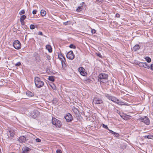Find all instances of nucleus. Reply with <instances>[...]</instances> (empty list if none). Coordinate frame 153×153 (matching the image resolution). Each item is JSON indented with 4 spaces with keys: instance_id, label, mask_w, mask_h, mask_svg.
I'll return each instance as SVG.
<instances>
[{
    "instance_id": "f257e3e1",
    "label": "nucleus",
    "mask_w": 153,
    "mask_h": 153,
    "mask_svg": "<svg viewBox=\"0 0 153 153\" xmlns=\"http://www.w3.org/2000/svg\"><path fill=\"white\" fill-rule=\"evenodd\" d=\"M108 75L105 73H101L98 76V80L100 83H106L108 82Z\"/></svg>"
},
{
    "instance_id": "f03ea898",
    "label": "nucleus",
    "mask_w": 153,
    "mask_h": 153,
    "mask_svg": "<svg viewBox=\"0 0 153 153\" xmlns=\"http://www.w3.org/2000/svg\"><path fill=\"white\" fill-rule=\"evenodd\" d=\"M34 82L36 86L38 88H41L44 85V82L41 80L40 78L37 77H35Z\"/></svg>"
},
{
    "instance_id": "7ed1b4c3",
    "label": "nucleus",
    "mask_w": 153,
    "mask_h": 153,
    "mask_svg": "<svg viewBox=\"0 0 153 153\" xmlns=\"http://www.w3.org/2000/svg\"><path fill=\"white\" fill-rule=\"evenodd\" d=\"M52 123L53 125H55L57 127L59 128L62 125L61 121L55 118H52Z\"/></svg>"
},
{
    "instance_id": "20e7f679",
    "label": "nucleus",
    "mask_w": 153,
    "mask_h": 153,
    "mask_svg": "<svg viewBox=\"0 0 153 153\" xmlns=\"http://www.w3.org/2000/svg\"><path fill=\"white\" fill-rule=\"evenodd\" d=\"M93 102L95 104H99L103 103V101L102 99L98 97H95L93 99Z\"/></svg>"
},
{
    "instance_id": "39448f33",
    "label": "nucleus",
    "mask_w": 153,
    "mask_h": 153,
    "mask_svg": "<svg viewBox=\"0 0 153 153\" xmlns=\"http://www.w3.org/2000/svg\"><path fill=\"white\" fill-rule=\"evenodd\" d=\"M138 120L141 122H143L147 125H149L150 124L149 119L147 117H145L144 118L141 117L139 118Z\"/></svg>"
},
{
    "instance_id": "423d86ee",
    "label": "nucleus",
    "mask_w": 153,
    "mask_h": 153,
    "mask_svg": "<svg viewBox=\"0 0 153 153\" xmlns=\"http://www.w3.org/2000/svg\"><path fill=\"white\" fill-rule=\"evenodd\" d=\"M13 46L16 49H19L21 48V44L20 42L18 40L14 41L13 43Z\"/></svg>"
},
{
    "instance_id": "0eeeda50",
    "label": "nucleus",
    "mask_w": 153,
    "mask_h": 153,
    "mask_svg": "<svg viewBox=\"0 0 153 153\" xmlns=\"http://www.w3.org/2000/svg\"><path fill=\"white\" fill-rule=\"evenodd\" d=\"M75 55L73 52L71 51L68 52L66 55V57L69 59L72 60L74 58Z\"/></svg>"
},
{
    "instance_id": "6e6552de",
    "label": "nucleus",
    "mask_w": 153,
    "mask_h": 153,
    "mask_svg": "<svg viewBox=\"0 0 153 153\" xmlns=\"http://www.w3.org/2000/svg\"><path fill=\"white\" fill-rule=\"evenodd\" d=\"M67 122H71L73 120L72 115L70 113H68L64 117Z\"/></svg>"
},
{
    "instance_id": "1a4fd4ad",
    "label": "nucleus",
    "mask_w": 153,
    "mask_h": 153,
    "mask_svg": "<svg viewBox=\"0 0 153 153\" xmlns=\"http://www.w3.org/2000/svg\"><path fill=\"white\" fill-rule=\"evenodd\" d=\"M78 71L82 76H85L87 75V72H85V70L82 67H80L78 68Z\"/></svg>"
},
{
    "instance_id": "9d476101",
    "label": "nucleus",
    "mask_w": 153,
    "mask_h": 153,
    "mask_svg": "<svg viewBox=\"0 0 153 153\" xmlns=\"http://www.w3.org/2000/svg\"><path fill=\"white\" fill-rule=\"evenodd\" d=\"M80 5L78 6L76 10V11L77 12H80L83 9V7H85V4L84 2H82Z\"/></svg>"
},
{
    "instance_id": "9b49d317",
    "label": "nucleus",
    "mask_w": 153,
    "mask_h": 153,
    "mask_svg": "<svg viewBox=\"0 0 153 153\" xmlns=\"http://www.w3.org/2000/svg\"><path fill=\"white\" fill-rule=\"evenodd\" d=\"M22 150V153H28L31 150V149L25 146L23 148Z\"/></svg>"
},
{
    "instance_id": "f8f14e48",
    "label": "nucleus",
    "mask_w": 153,
    "mask_h": 153,
    "mask_svg": "<svg viewBox=\"0 0 153 153\" xmlns=\"http://www.w3.org/2000/svg\"><path fill=\"white\" fill-rule=\"evenodd\" d=\"M140 67H143L147 69H150V66L146 62H141Z\"/></svg>"
},
{
    "instance_id": "ddd939ff",
    "label": "nucleus",
    "mask_w": 153,
    "mask_h": 153,
    "mask_svg": "<svg viewBox=\"0 0 153 153\" xmlns=\"http://www.w3.org/2000/svg\"><path fill=\"white\" fill-rule=\"evenodd\" d=\"M19 141L21 143H25L26 141V137L23 136H21L19 137Z\"/></svg>"
},
{
    "instance_id": "4468645a",
    "label": "nucleus",
    "mask_w": 153,
    "mask_h": 153,
    "mask_svg": "<svg viewBox=\"0 0 153 153\" xmlns=\"http://www.w3.org/2000/svg\"><path fill=\"white\" fill-rule=\"evenodd\" d=\"M72 110L74 113L76 115H78L79 114V111L77 108L74 107L72 108Z\"/></svg>"
},
{
    "instance_id": "2eb2a0df",
    "label": "nucleus",
    "mask_w": 153,
    "mask_h": 153,
    "mask_svg": "<svg viewBox=\"0 0 153 153\" xmlns=\"http://www.w3.org/2000/svg\"><path fill=\"white\" fill-rule=\"evenodd\" d=\"M111 100L113 102L115 103H117L119 101V100L117 99L116 97L113 96Z\"/></svg>"
},
{
    "instance_id": "dca6fc26",
    "label": "nucleus",
    "mask_w": 153,
    "mask_h": 153,
    "mask_svg": "<svg viewBox=\"0 0 153 153\" xmlns=\"http://www.w3.org/2000/svg\"><path fill=\"white\" fill-rule=\"evenodd\" d=\"M140 46L139 45L137 44L133 48V50L134 51H136L140 49Z\"/></svg>"
},
{
    "instance_id": "f3484780",
    "label": "nucleus",
    "mask_w": 153,
    "mask_h": 153,
    "mask_svg": "<svg viewBox=\"0 0 153 153\" xmlns=\"http://www.w3.org/2000/svg\"><path fill=\"white\" fill-rule=\"evenodd\" d=\"M33 114H34L33 115L32 117L34 118H35L39 115V112L37 111H34L33 113Z\"/></svg>"
},
{
    "instance_id": "a211bd4d",
    "label": "nucleus",
    "mask_w": 153,
    "mask_h": 153,
    "mask_svg": "<svg viewBox=\"0 0 153 153\" xmlns=\"http://www.w3.org/2000/svg\"><path fill=\"white\" fill-rule=\"evenodd\" d=\"M117 104L120 105H128V104L126 102H122V101H118V102L117 103Z\"/></svg>"
},
{
    "instance_id": "6ab92c4d",
    "label": "nucleus",
    "mask_w": 153,
    "mask_h": 153,
    "mask_svg": "<svg viewBox=\"0 0 153 153\" xmlns=\"http://www.w3.org/2000/svg\"><path fill=\"white\" fill-rule=\"evenodd\" d=\"M46 49L48 50L49 52L51 53L52 52V48L51 46L50 45H46Z\"/></svg>"
},
{
    "instance_id": "aec40b11",
    "label": "nucleus",
    "mask_w": 153,
    "mask_h": 153,
    "mask_svg": "<svg viewBox=\"0 0 153 153\" xmlns=\"http://www.w3.org/2000/svg\"><path fill=\"white\" fill-rule=\"evenodd\" d=\"M26 94L29 97H32L34 95L33 93L29 91H27L26 92Z\"/></svg>"
},
{
    "instance_id": "412c9836",
    "label": "nucleus",
    "mask_w": 153,
    "mask_h": 153,
    "mask_svg": "<svg viewBox=\"0 0 153 153\" xmlns=\"http://www.w3.org/2000/svg\"><path fill=\"white\" fill-rule=\"evenodd\" d=\"M61 61L62 65V67H65L66 66V64L65 62H66V60L65 58H64V59H62L61 60Z\"/></svg>"
},
{
    "instance_id": "4be33fe9",
    "label": "nucleus",
    "mask_w": 153,
    "mask_h": 153,
    "mask_svg": "<svg viewBox=\"0 0 153 153\" xmlns=\"http://www.w3.org/2000/svg\"><path fill=\"white\" fill-rule=\"evenodd\" d=\"M105 96L110 100H111V99L112 97H113L112 96H111L108 94H105Z\"/></svg>"
},
{
    "instance_id": "5701e85b",
    "label": "nucleus",
    "mask_w": 153,
    "mask_h": 153,
    "mask_svg": "<svg viewBox=\"0 0 153 153\" xmlns=\"http://www.w3.org/2000/svg\"><path fill=\"white\" fill-rule=\"evenodd\" d=\"M120 115L122 118L123 119L125 120H127V118H126V117L129 116L128 115H127L126 114H120Z\"/></svg>"
},
{
    "instance_id": "b1692460",
    "label": "nucleus",
    "mask_w": 153,
    "mask_h": 153,
    "mask_svg": "<svg viewBox=\"0 0 153 153\" xmlns=\"http://www.w3.org/2000/svg\"><path fill=\"white\" fill-rule=\"evenodd\" d=\"M92 82L91 80L90 79L88 78L84 80V82L85 83H91Z\"/></svg>"
},
{
    "instance_id": "393cba45",
    "label": "nucleus",
    "mask_w": 153,
    "mask_h": 153,
    "mask_svg": "<svg viewBox=\"0 0 153 153\" xmlns=\"http://www.w3.org/2000/svg\"><path fill=\"white\" fill-rule=\"evenodd\" d=\"M58 101V99L55 98L53 100L51 101L52 103L53 104H56L57 102Z\"/></svg>"
},
{
    "instance_id": "a878e982",
    "label": "nucleus",
    "mask_w": 153,
    "mask_h": 153,
    "mask_svg": "<svg viewBox=\"0 0 153 153\" xmlns=\"http://www.w3.org/2000/svg\"><path fill=\"white\" fill-rule=\"evenodd\" d=\"M41 15L42 16H45L46 14V12L44 10H42L40 12Z\"/></svg>"
},
{
    "instance_id": "bb28decb",
    "label": "nucleus",
    "mask_w": 153,
    "mask_h": 153,
    "mask_svg": "<svg viewBox=\"0 0 153 153\" xmlns=\"http://www.w3.org/2000/svg\"><path fill=\"white\" fill-rule=\"evenodd\" d=\"M9 132L10 133V137H13L15 134L14 131L12 130H11L9 131Z\"/></svg>"
},
{
    "instance_id": "cd10ccee",
    "label": "nucleus",
    "mask_w": 153,
    "mask_h": 153,
    "mask_svg": "<svg viewBox=\"0 0 153 153\" xmlns=\"http://www.w3.org/2000/svg\"><path fill=\"white\" fill-rule=\"evenodd\" d=\"M145 59L149 63L151 62V58L149 57H146Z\"/></svg>"
},
{
    "instance_id": "c85d7f7f",
    "label": "nucleus",
    "mask_w": 153,
    "mask_h": 153,
    "mask_svg": "<svg viewBox=\"0 0 153 153\" xmlns=\"http://www.w3.org/2000/svg\"><path fill=\"white\" fill-rule=\"evenodd\" d=\"M48 79L49 80L52 82H53L55 80L54 77L52 76H49Z\"/></svg>"
},
{
    "instance_id": "c756f323",
    "label": "nucleus",
    "mask_w": 153,
    "mask_h": 153,
    "mask_svg": "<svg viewBox=\"0 0 153 153\" xmlns=\"http://www.w3.org/2000/svg\"><path fill=\"white\" fill-rule=\"evenodd\" d=\"M26 18V16L25 15H22L20 17V21H24Z\"/></svg>"
},
{
    "instance_id": "7c9ffc66",
    "label": "nucleus",
    "mask_w": 153,
    "mask_h": 153,
    "mask_svg": "<svg viewBox=\"0 0 153 153\" xmlns=\"http://www.w3.org/2000/svg\"><path fill=\"white\" fill-rule=\"evenodd\" d=\"M58 58L60 60L64 59V58H65L62 55V54H60L58 55Z\"/></svg>"
},
{
    "instance_id": "2f4dec72",
    "label": "nucleus",
    "mask_w": 153,
    "mask_h": 153,
    "mask_svg": "<svg viewBox=\"0 0 153 153\" xmlns=\"http://www.w3.org/2000/svg\"><path fill=\"white\" fill-rule=\"evenodd\" d=\"M50 86L54 90H56V86L53 84H52L50 85Z\"/></svg>"
},
{
    "instance_id": "473e14b6",
    "label": "nucleus",
    "mask_w": 153,
    "mask_h": 153,
    "mask_svg": "<svg viewBox=\"0 0 153 153\" xmlns=\"http://www.w3.org/2000/svg\"><path fill=\"white\" fill-rule=\"evenodd\" d=\"M69 47L73 49H75L76 48V46L73 44H71L69 46Z\"/></svg>"
},
{
    "instance_id": "72a5a7b5",
    "label": "nucleus",
    "mask_w": 153,
    "mask_h": 153,
    "mask_svg": "<svg viewBox=\"0 0 153 153\" xmlns=\"http://www.w3.org/2000/svg\"><path fill=\"white\" fill-rule=\"evenodd\" d=\"M25 13V10H22L19 12V14L20 15L24 14Z\"/></svg>"
},
{
    "instance_id": "f704fd0d",
    "label": "nucleus",
    "mask_w": 153,
    "mask_h": 153,
    "mask_svg": "<svg viewBox=\"0 0 153 153\" xmlns=\"http://www.w3.org/2000/svg\"><path fill=\"white\" fill-rule=\"evenodd\" d=\"M35 28V26L33 25H31L30 26V28L31 29H33Z\"/></svg>"
},
{
    "instance_id": "c9c22d12",
    "label": "nucleus",
    "mask_w": 153,
    "mask_h": 153,
    "mask_svg": "<svg viewBox=\"0 0 153 153\" xmlns=\"http://www.w3.org/2000/svg\"><path fill=\"white\" fill-rule=\"evenodd\" d=\"M102 127L103 128L108 130L109 129L108 128L107 125H105L104 124H102Z\"/></svg>"
},
{
    "instance_id": "e433bc0d",
    "label": "nucleus",
    "mask_w": 153,
    "mask_h": 153,
    "mask_svg": "<svg viewBox=\"0 0 153 153\" xmlns=\"http://www.w3.org/2000/svg\"><path fill=\"white\" fill-rule=\"evenodd\" d=\"M96 55H97V56H99V57L101 58H102V56L101 55L100 53L99 52L97 53H96Z\"/></svg>"
},
{
    "instance_id": "4c0bfd02",
    "label": "nucleus",
    "mask_w": 153,
    "mask_h": 153,
    "mask_svg": "<svg viewBox=\"0 0 153 153\" xmlns=\"http://www.w3.org/2000/svg\"><path fill=\"white\" fill-rule=\"evenodd\" d=\"M91 32L92 33H95L96 32V30L95 29H91Z\"/></svg>"
},
{
    "instance_id": "58836bf2",
    "label": "nucleus",
    "mask_w": 153,
    "mask_h": 153,
    "mask_svg": "<svg viewBox=\"0 0 153 153\" xmlns=\"http://www.w3.org/2000/svg\"><path fill=\"white\" fill-rule=\"evenodd\" d=\"M116 137H118L119 136H120V135L118 133H116V132H115V133H114V134Z\"/></svg>"
},
{
    "instance_id": "ea45409f",
    "label": "nucleus",
    "mask_w": 153,
    "mask_h": 153,
    "mask_svg": "<svg viewBox=\"0 0 153 153\" xmlns=\"http://www.w3.org/2000/svg\"><path fill=\"white\" fill-rule=\"evenodd\" d=\"M21 65V63L20 62H18L16 64H15V65L16 66H20V65Z\"/></svg>"
},
{
    "instance_id": "a19ab883",
    "label": "nucleus",
    "mask_w": 153,
    "mask_h": 153,
    "mask_svg": "<svg viewBox=\"0 0 153 153\" xmlns=\"http://www.w3.org/2000/svg\"><path fill=\"white\" fill-rule=\"evenodd\" d=\"M37 12V11L36 10H33L32 12V13L34 15L36 13V12Z\"/></svg>"
},
{
    "instance_id": "79ce46f5",
    "label": "nucleus",
    "mask_w": 153,
    "mask_h": 153,
    "mask_svg": "<svg viewBox=\"0 0 153 153\" xmlns=\"http://www.w3.org/2000/svg\"><path fill=\"white\" fill-rule=\"evenodd\" d=\"M36 141L37 142H40L41 141V140L39 138H36Z\"/></svg>"
},
{
    "instance_id": "37998d69",
    "label": "nucleus",
    "mask_w": 153,
    "mask_h": 153,
    "mask_svg": "<svg viewBox=\"0 0 153 153\" xmlns=\"http://www.w3.org/2000/svg\"><path fill=\"white\" fill-rule=\"evenodd\" d=\"M108 130L110 131V133H111L112 134H114V133H115V132L109 129Z\"/></svg>"
},
{
    "instance_id": "c03bdc74",
    "label": "nucleus",
    "mask_w": 153,
    "mask_h": 153,
    "mask_svg": "<svg viewBox=\"0 0 153 153\" xmlns=\"http://www.w3.org/2000/svg\"><path fill=\"white\" fill-rule=\"evenodd\" d=\"M20 21L21 22L22 25H24L25 24V23L24 21H22L21 20Z\"/></svg>"
},
{
    "instance_id": "a18cd8bd",
    "label": "nucleus",
    "mask_w": 153,
    "mask_h": 153,
    "mask_svg": "<svg viewBox=\"0 0 153 153\" xmlns=\"http://www.w3.org/2000/svg\"><path fill=\"white\" fill-rule=\"evenodd\" d=\"M145 138H147L148 139H150L151 138V136L150 135H147V136H145Z\"/></svg>"
},
{
    "instance_id": "49530a36",
    "label": "nucleus",
    "mask_w": 153,
    "mask_h": 153,
    "mask_svg": "<svg viewBox=\"0 0 153 153\" xmlns=\"http://www.w3.org/2000/svg\"><path fill=\"white\" fill-rule=\"evenodd\" d=\"M38 35H41V36H43V33H42V32L39 31L38 32Z\"/></svg>"
},
{
    "instance_id": "de8ad7c7",
    "label": "nucleus",
    "mask_w": 153,
    "mask_h": 153,
    "mask_svg": "<svg viewBox=\"0 0 153 153\" xmlns=\"http://www.w3.org/2000/svg\"><path fill=\"white\" fill-rule=\"evenodd\" d=\"M56 153H62V151L59 149L57 150L56 151Z\"/></svg>"
},
{
    "instance_id": "09e8293b",
    "label": "nucleus",
    "mask_w": 153,
    "mask_h": 153,
    "mask_svg": "<svg viewBox=\"0 0 153 153\" xmlns=\"http://www.w3.org/2000/svg\"><path fill=\"white\" fill-rule=\"evenodd\" d=\"M141 62H138L136 63V64L140 67V64H141Z\"/></svg>"
},
{
    "instance_id": "8fccbe9b",
    "label": "nucleus",
    "mask_w": 153,
    "mask_h": 153,
    "mask_svg": "<svg viewBox=\"0 0 153 153\" xmlns=\"http://www.w3.org/2000/svg\"><path fill=\"white\" fill-rule=\"evenodd\" d=\"M150 69L153 71V64L151 65L150 66Z\"/></svg>"
},
{
    "instance_id": "3c124183",
    "label": "nucleus",
    "mask_w": 153,
    "mask_h": 153,
    "mask_svg": "<svg viewBox=\"0 0 153 153\" xmlns=\"http://www.w3.org/2000/svg\"><path fill=\"white\" fill-rule=\"evenodd\" d=\"M68 21H67V22H64V25H68Z\"/></svg>"
},
{
    "instance_id": "603ef678",
    "label": "nucleus",
    "mask_w": 153,
    "mask_h": 153,
    "mask_svg": "<svg viewBox=\"0 0 153 153\" xmlns=\"http://www.w3.org/2000/svg\"><path fill=\"white\" fill-rule=\"evenodd\" d=\"M117 17H120V15L118 14H117Z\"/></svg>"
},
{
    "instance_id": "864d4df0",
    "label": "nucleus",
    "mask_w": 153,
    "mask_h": 153,
    "mask_svg": "<svg viewBox=\"0 0 153 153\" xmlns=\"http://www.w3.org/2000/svg\"><path fill=\"white\" fill-rule=\"evenodd\" d=\"M47 58L48 59H50V57L49 56H48Z\"/></svg>"
},
{
    "instance_id": "5fc2aeb1",
    "label": "nucleus",
    "mask_w": 153,
    "mask_h": 153,
    "mask_svg": "<svg viewBox=\"0 0 153 153\" xmlns=\"http://www.w3.org/2000/svg\"><path fill=\"white\" fill-rule=\"evenodd\" d=\"M126 118H127V119H128V117H126Z\"/></svg>"
}]
</instances>
